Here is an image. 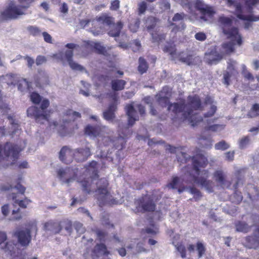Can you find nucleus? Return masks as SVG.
<instances>
[{
    "mask_svg": "<svg viewBox=\"0 0 259 259\" xmlns=\"http://www.w3.org/2000/svg\"><path fill=\"white\" fill-rule=\"evenodd\" d=\"M203 108L207 111L204 114V118L197 117L196 111L202 110L200 100L198 96H189L188 103L184 104L174 103L168 106V110L174 113L177 117L183 119H188L192 126H194L200 121L205 122V119H210L217 111V106L213 100L210 97L205 98Z\"/></svg>",
    "mask_w": 259,
    "mask_h": 259,
    "instance_id": "f257e3e1",
    "label": "nucleus"
},
{
    "mask_svg": "<svg viewBox=\"0 0 259 259\" xmlns=\"http://www.w3.org/2000/svg\"><path fill=\"white\" fill-rule=\"evenodd\" d=\"M219 23L223 33L228 39L223 43L221 49V53L224 56L235 52L236 47H240L242 44V39L238 29L231 27L232 21L230 18L221 16L219 19Z\"/></svg>",
    "mask_w": 259,
    "mask_h": 259,
    "instance_id": "f03ea898",
    "label": "nucleus"
},
{
    "mask_svg": "<svg viewBox=\"0 0 259 259\" xmlns=\"http://www.w3.org/2000/svg\"><path fill=\"white\" fill-rule=\"evenodd\" d=\"M193 169L187 171L185 177H188L186 182L194 183L205 189L208 192L212 191V182L206 180L207 171L201 170L207 164L206 158L202 155H197L192 159Z\"/></svg>",
    "mask_w": 259,
    "mask_h": 259,
    "instance_id": "7ed1b4c3",
    "label": "nucleus"
},
{
    "mask_svg": "<svg viewBox=\"0 0 259 259\" xmlns=\"http://www.w3.org/2000/svg\"><path fill=\"white\" fill-rule=\"evenodd\" d=\"M259 3V0H228V4L235 8V13L240 19L247 20L245 28L251 26V22L259 20V16H255L250 14L252 7Z\"/></svg>",
    "mask_w": 259,
    "mask_h": 259,
    "instance_id": "20e7f679",
    "label": "nucleus"
},
{
    "mask_svg": "<svg viewBox=\"0 0 259 259\" xmlns=\"http://www.w3.org/2000/svg\"><path fill=\"white\" fill-rule=\"evenodd\" d=\"M19 4L13 3L9 4V6L4 10L1 14L4 19H16L19 16L25 15L26 9L34 0H18Z\"/></svg>",
    "mask_w": 259,
    "mask_h": 259,
    "instance_id": "39448f33",
    "label": "nucleus"
},
{
    "mask_svg": "<svg viewBox=\"0 0 259 259\" xmlns=\"http://www.w3.org/2000/svg\"><path fill=\"white\" fill-rule=\"evenodd\" d=\"M21 150L18 146L11 143L1 145L0 161H6L7 165L13 164L18 159Z\"/></svg>",
    "mask_w": 259,
    "mask_h": 259,
    "instance_id": "423d86ee",
    "label": "nucleus"
},
{
    "mask_svg": "<svg viewBox=\"0 0 259 259\" xmlns=\"http://www.w3.org/2000/svg\"><path fill=\"white\" fill-rule=\"evenodd\" d=\"M66 47L69 50H67L65 54L63 52H59L54 55V57L60 61H63L65 59L70 68L75 70H82L83 68L82 66L74 62L72 60L73 51H82V48L80 47L79 46L74 44H67Z\"/></svg>",
    "mask_w": 259,
    "mask_h": 259,
    "instance_id": "0eeeda50",
    "label": "nucleus"
},
{
    "mask_svg": "<svg viewBox=\"0 0 259 259\" xmlns=\"http://www.w3.org/2000/svg\"><path fill=\"white\" fill-rule=\"evenodd\" d=\"M97 163L96 161H93L91 162L86 168L85 174H84L85 177L82 176L78 180L81 183L83 190L88 192L94 189L92 182L97 177Z\"/></svg>",
    "mask_w": 259,
    "mask_h": 259,
    "instance_id": "6e6552de",
    "label": "nucleus"
},
{
    "mask_svg": "<svg viewBox=\"0 0 259 259\" xmlns=\"http://www.w3.org/2000/svg\"><path fill=\"white\" fill-rule=\"evenodd\" d=\"M40 109L35 106H31L27 109V115L30 117L35 118L36 121L40 123H44L48 120V114L46 109L49 107L50 102L47 99L41 100Z\"/></svg>",
    "mask_w": 259,
    "mask_h": 259,
    "instance_id": "1a4fd4ad",
    "label": "nucleus"
},
{
    "mask_svg": "<svg viewBox=\"0 0 259 259\" xmlns=\"http://www.w3.org/2000/svg\"><path fill=\"white\" fill-rule=\"evenodd\" d=\"M80 117L81 115L79 112L74 111L72 110H68L63 117L62 120L63 124H58L57 122H53L52 124H51L50 126L53 125L54 127H56L59 132H60L61 134L64 136L71 132L70 124L69 123L67 120H74Z\"/></svg>",
    "mask_w": 259,
    "mask_h": 259,
    "instance_id": "9d476101",
    "label": "nucleus"
},
{
    "mask_svg": "<svg viewBox=\"0 0 259 259\" xmlns=\"http://www.w3.org/2000/svg\"><path fill=\"white\" fill-rule=\"evenodd\" d=\"M108 182L105 179H101L96 182L98 199L100 204H113L112 196L109 193L107 187Z\"/></svg>",
    "mask_w": 259,
    "mask_h": 259,
    "instance_id": "9b49d317",
    "label": "nucleus"
},
{
    "mask_svg": "<svg viewBox=\"0 0 259 259\" xmlns=\"http://www.w3.org/2000/svg\"><path fill=\"white\" fill-rule=\"evenodd\" d=\"M33 231L35 232L37 231V227L35 223L33 224L30 228L16 230L13 233V236L18 239V241L21 246H26L31 241L30 233Z\"/></svg>",
    "mask_w": 259,
    "mask_h": 259,
    "instance_id": "f8f14e48",
    "label": "nucleus"
},
{
    "mask_svg": "<svg viewBox=\"0 0 259 259\" xmlns=\"http://www.w3.org/2000/svg\"><path fill=\"white\" fill-rule=\"evenodd\" d=\"M128 116V124L132 126L136 121L139 120L138 112L142 115L145 113V108L140 104L128 105L126 108Z\"/></svg>",
    "mask_w": 259,
    "mask_h": 259,
    "instance_id": "ddd939ff",
    "label": "nucleus"
},
{
    "mask_svg": "<svg viewBox=\"0 0 259 259\" xmlns=\"http://www.w3.org/2000/svg\"><path fill=\"white\" fill-rule=\"evenodd\" d=\"M58 178L64 183L69 184L76 176V172L69 167L61 168L57 172Z\"/></svg>",
    "mask_w": 259,
    "mask_h": 259,
    "instance_id": "4468645a",
    "label": "nucleus"
},
{
    "mask_svg": "<svg viewBox=\"0 0 259 259\" xmlns=\"http://www.w3.org/2000/svg\"><path fill=\"white\" fill-rule=\"evenodd\" d=\"M156 24V19L153 17H149L145 20V27L147 30L151 34L154 41H161L165 38V35L159 34L157 33H154L152 29L155 27Z\"/></svg>",
    "mask_w": 259,
    "mask_h": 259,
    "instance_id": "2eb2a0df",
    "label": "nucleus"
},
{
    "mask_svg": "<svg viewBox=\"0 0 259 259\" xmlns=\"http://www.w3.org/2000/svg\"><path fill=\"white\" fill-rule=\"evenodd\" d=\"M111 98L114 101V103L110 104L108 109L103 113L104 118L109 121H113L115 118L114 112L116 110V105L118 100L117 95L115 93L111 95Z\"/></svg>",
    "mask_w": 259,
    "mask_h": 259,
    "instance_id": "dca6fc26",
    "label": "nucleus"
},
{
    "mask_svg": "<svg viewBox=\"0 0 259 259\" xmlns=\"http://www.w3.org/2000/svg\"><path fill=\"white\" fill-rule=\"evenodd\" d=\"M161 195L157 196L156 198L152 195L151 198L150 196L146 195L143 198V201H141L140 205L143 209L145 211H153L155 209V204L153 200H157L160 197Z\"/></svg>",
    "mask_w": 259,
    "mask_h": 259,
    "instance_id": "f3484780",
    "label": "nucleus"
},
{
    "mask_svg": "<svg viewBox=\"0 0 259 259\" xmlns=\"http://www.w3.org/2000/svg\"><path fill=\"white\" fill-rule=\"evenodd\" d=\"M106 127L98 124L97 126L88 125L84 128L85 134L91 137H96L102 135V132L106 131Z\"/></svg>",
    "mask_w": 259,
    "mask_h": 259,
    "instance_id": "a211bd4d",
    "label": "nucleus"
},
{
    "mask_svg": "<svg viewBox=\"0 0 259 259\" xmlns=\"http://www.w3.org/2000/svg\"><path fill=\"white\" fill-rule=\"evenodd\" d=\"M74 157V151L67 147L62 148L60 152L59 158L63 162L68 164L72 161Z\"/></svg>",
    "mask_w": 259,
    "mask_h": 259,
    "instance_id": "6ab92c4d",
    "label": "nucleus"
},
{
    "mask_svg": "<svg viewBox=\"0 0 259 259\" xmlns=\"http://www.w3.org/2000/svg\"><path fill=\"white\" fill-rule=\"evenodd\" d=\"M237 62L233 60H229L228 62V66L226 73L224 75V83L227 85L229 84V78L232 75H235L237 73L236 69Z\"/></svg>",
    "mask_w": 259,
    "mask_h": 259,
    "instance_id": "aec40b11",
    "label": "nucleus"
},
{
    "mask_svg": "<svg viewBox=\"0 0 259 259\" xmlns=\"http://www.w3.org/2000/svg\"><path fill=\"white\" fill-rule=\"evenodd\" d=\"M19 75L14 73H8L0 76V83L10 85H15L18 81Z\"/></svg>",
    "mask_w": 259,
    "mask_h": 259,
    "instance_id": "412c9836",
    "label": "nucleus"
},
{
    "mask_svg": "<svg viewBox=\"0 0 259 259\" xmlns=\"http://www.w3.org/2000/svg\"><path fill=\"white\" fill-rule=\"evenodd\" d=\"M216 119L217 118L205 119V122H203L205 124V129L206 131L211 132H219L223 130L225 128V125L222 124H213Z\"/></svg>",
    "mask_w": 259,
    "mask_h": 259,
    "instance_id": "4be33fe9",
    "label": "nucleus"
},
{
    "mask_svg": "<svg viewBox=\"0 0 259 259\" xmlns=\"http://www.w3.org/2000/svg\"><path fill=\"white\" fill-rule=\"evenodd\" d=\"M110 254L106 246L104 243H98L94 247L92 252L93 257H99Z\"/></svg>",
    "mask_w": 259,
    "mask_h": 259,
    "instance_id": "5701e85b",
    "label": "nucleus"
},
{
    "mask_svg": "<svg viewBox=\"0 0 259 259\" xmlns=\"http://www.w3.org/2000/svg\"><path fill=\"white\" fill-rule=\"evenodd\" d=\"M196 7L205 16L210 17L215 13L213 8L198 1L196 3Z\"/></svg>",
    "mask_w": 259,
    "mask_h": 259,
    "instance_id": "b1692460",
    "label": "nucleus"
},
{
    "mask_svg": "<svg viewBox=\"0 0 259 259\" xmlns=\"http://www.w3.org/2000/svg\"><path fill=\"white\" fill-rule=\"evenodd\" d=\"M223 55L216 51H211L209 53H206L204 59L206 62L209 64H216L220 61L223 58Z\"/></svg>",
    "mask_w": 259,
    "mask_h": 259,
    "instance_id": "393cba45",
    "label": "nucleus"
},
{
    "mask_svg": "<svg viewBox=\"0 0 259 259\" xmlns=\"http://www.w3.org/2000/svg\"><path fill=\"white\" fill-rule=\"evenodd\" d=\"M74 158L78 161H83L90 156V150L88 147L80 148L74 150Z\"/></svg>",
    "mask_w": 259,
    "mask_h": 259,
    "instance_id": "a878e982",
    "label": "nucleus"
},
{
    "mask_svg": "<svg viewBox=\"0 0 259 259\" xmlns=\"http://www.w3.org/2000/svg\"><path fill=\"white\" fill-rule=\"evenodd\" d=\"M215 180L218 182L221 186L223 187H229L231 183L226 179V176L221 170H217L214 173Z\"/></svg>",
    "mask_w": 259,
    "mask_h": 259,
    "instance_id": "bb28decb",
    "label": "nucleus"
},
{
    "mask_svg": "<svg viewBox=\"0 0 259 259\" xmlns=\"http://www.w3.org/2000/svg\"><path fill=\"white\" fill-rule=\"evenodd\" d=\"M44 227L46 230L50 231L55 234L59 233L62 229L59 222L52 220L45 223Z\"/></svg>",
    "mask_w": 259,
    "mask_h": 259,
    "instance_id": "cd10ccee",
    "label": "nucleus"
},
{
    "mask_svg": "<svg viewBox=\"0 0 259 259\" xmlns=\"http://www.w3.org/2000/svg\"><path fill=\"white\" fill-rule=\"evenodd\" d=\"M17 195L15 193H12L9 196V198L11 199L14 201V205L18 204L22 208H25L27 207V206L30 203L31 201L25 198L23 200H19L17 199Z\"/></svg>",
    "mask_w": 259,
    "mask_h": 259,
    "instance_id": "c85d7f7f",
    "label": "nucleus"
},
{
    "mask_svg": "<svg viewBox=\"0 0 259 259\" xmlns=\"http://www.w3.org/2000/svg\"><path fill=\"white\" fill-rule=\"evenodd\" d=\"M113 22V18L106 15L100 17L98 20L93 21V24L95 25H109Z\"/></svg>",
    "mask_w": 259,
    "mask_h": 259,
    "instance_id": "c756f323",
    "label": "nucleus"
},
{
    "mask_svg": "<svg viewBox=\"0 0 259 259\" xmlns=\"http://www.w3.org/2000/svg\"><path fill=\"white\" fill-rule=\"evenodd\" d=\"M91 46L94 47V49L100 54L106 55L108 52L112 49V47H105L101 45L100 43L92 42Z\"/></svg>",
    "mask_w": 259,
    "mask_h": 259,
    "instance_id": "7c9ffc66",
    "label": "nucleus"
},
{
    "mask_svg": "<svg viewBox=\"0 0 259 259\" xmlns=\"http://www.w3.org/2000/svg\"><path fill=\"white\" fill-rule=\"evenodd\" d=\"M126 84V81L122 79H114L111 81L112 89L114 91L123 90Z\"/></svg>",
    "mask_w": 259,
    "mask_h": 259,
    "instance_id": "2f4dec72",
    "label": "nucleus"
},
{
    "mask_svg": "<svg viewBox=\"0 0 259 259\" xmlns=\"http://www.w3.org/2000/svg\"><path fill=\"white\" fill-rule=\"evenodd\" d=\"M167 187L169 189H178L179 193L185 190V189H181L180 180L178 177L173 178L171 182L167 185Z\"/></svg>",
    "mask_w": 259,
    "mask_h": 259,
    "instance_id": "473e14b6",
    "label": "nucleus"
},
{
    "mask_svg": "<svg viewBox=\"0 0 259 259\" xmlns=\"http://www.w3.org/2000/svg\"><path fill=\"white\" fill-rule=\"evenodd\" d=\"M122 27L123 24L121 22H117V23L115 25H114L112 29L109 31V35L113 37H116L118 36Z\"/></svg>",
    "mask_w": 259,
    "mask_h": 259,
    "instance_id": "72a5a7b5",
    "label": "nucleus"
},
{
    "mask_svg": "<svg viewBox=\"0 0 259 259\" xmlns=\"http://www.w3.org/2000/svg\"><path fill=\"white\" fill-rule=\"evenodd\" d=\"M247 240L249 243L248 247L249 248H256L259 246V237L258 236H249L247 238Z\"/></svg>",
    "mask_w": 259,
    "mask_h": 259,
    "instance_id": "f704fd0d",
    "label": "nucleus"
},
{
    "mask_svg": "<svg viewBox=\"0 0 259 259\" xmlns=\"http://www.w3.org/2000/svg\"><path fill=\"white\" fill-rule=\"evenodd\" d=\"M148 250L144 247V243L143 241H140L137 243L136 248L132 251L131 253L137 254L142 252H147Z\"/></svg>",
    "mask_w": 259,
    "mask_h": 259,
    "instance_id": "c9c22d12",
    "label": "nucleus"
},
{
    "mask_svg": "<svg viewBox=\"0 0 259 259\" xmlns=\"http://www.w3.org/2000/svg\"><path fill=\"white\" fill-rule=\"evenodd\" d=\"M18 83V88L21 92H24L29 88V83L25 79L20 78L19 76Z\"/></svg>",
    "mask_w": 259,
    "mask_h": 259,
    "instance_id": "e433bc0d",
    "label": "nucleus"
},
{
    "mask_svg": "<svg viewBox=\"0 0 259 259\" xmlns=\"http://www.w3.org/2000/svg\"><path fill=\"white\" fill-rule=\"evenodd\" d=\"M259 116V104H254L247 114V116L253 118Z\"/></svg>",
    "mask_w": 259,
    "mask_h": 259,
    "instance_id": "4c0bfd02",
    "label": "nucleus"
},
{
    "mask_svg": "<svg viewBox=\"0 0 259 259\" xmlns=\"http://www.w3.org/2000/svg\"><path fill=\"white\" fill-rule=\"evenodd\" d=\"M236 229L238 232L246 233L250 230V226L244 222H238L236 224Z\"/></svg>",
    "mask_w": 259,
    "mask_h": 259,
    "instance_id": "58836bf2",
    "label": "nucleus"
},
{
    "mask_svg": "<svg viewBox=\"0 0 259 259\" xmlns=\"http://www.w3.org/2000/svg\"><path fill=\"white\" fill-rule=\"evenodd\" d=\"M139 71L142 74L145 73L147 71L148 67L146 61L144 58L140 57L139 59Z\"/></svg>",
    "mask_w": 259,
    "mask_h": 259,
    "instance_id": "ea45409f",
    "label": "nucleus"
},
{
    "mask_svg": "<svg viewBox=\"0 0 259 259\" xmlns=\"http://www.w3.org/2000/svg\"><path fill=\"white\" fill-rule=\"evenodd\" d=\"M250 139L249 137H243L238 141L239 148L241 149L245 148L250 144Z\"/></svg>",
    "mask_w": 259,
    "mask_h": 259,
    "instance_id": "a19ab883",
    "label": "nucleus"
},
{
    "mask_svg": "<svg viewBox=\"0 0 259 259\" xmlns=\"http://www.w3.org/2000/svg\"><path fill=\"white\" fill-rule=\"evenodd\" d=\"M97 239L100 242H106L107 240V234L101 230H97L96 232Z\"/></svg>",
    "mask_w": 259,
    "mask_h": 259,
    "instance_id": "79ce46f5",
    "label": "nucleus"
},
{
    "mask_svg": "<svg viewBox=\"0 0 259 259\" xmlns=\"http://www.w3.org/2000/svg\"><path fill=\"white\" fill-rule=\"evenodd\" d=\"M196 59V58H194L192 56H191V55H187L186 57H181L180 58V60L189 65H192L194 63V60Z\"/></svg>",
    "mask_w": 259,
    "mask_h": 259,
    "instance_id": "37998d69",
    "label": "nucleus"
},
{
    "mask_svg": "<svg viewBox=\"0 0 259 259\" xmlns=\"http://www.w3.org/2000/svg\"><path fill=\"white\" fill-rule=\"evenodd\" d=\"M30 97L31 101L35 104H39L42 99L40 96L35 92L32 93L30 95Z\"/></svg>",
    "mask_w": 259,
    "mask_h": 259,
    "instance_id": "c03bdc74",
    "label": "nucleus"
},
{
    "mask_svg": "<svg viewBox=\"0 0 259 259\" xmlns=\"http://www.w3.org/2000/svg\"><path fill=\"white\" fill-rule=\"evenodd\" d=\"M214 147L217 150H225L229 148V145L225 141H222L215 144Z\"/></svg>",
    "mask_w": 259,
    "mask_h": 259,
    "instance_id": "a18cd8bd",
    "label": "nucleus"
},
{
    "mask_svg": "<svg viewBox=\"0 0 259 259\" xmlns=\"http://www.w3.org/2000/svg\"><path fill=\"white\" fill-rule=\"evenodd\" d=\"M159 5L160 9L164 11L169 10L170 9V4L169 0H160Z\"/></svg>",
    "mask_w": 259,
    "mask_h": 259,
    "instance_id": "49530a36",
    "label": "nucleus"
},
{
    "mask_svg": "<svg viewBox=\"0 0 259 259\" xmlns=\"http://www.w3.org/2000/svg\"><path fill=\"white\" fill-rule=\"evenodd\" d=\"M175 247H176L177 250L178 252H180L181 254V256L182 258H185L186 256V249L185 246L181 244H178L175 245Z\"/></svg>",
    "mask_w": 259,
    "mask_h": 259,
    "instance_id": "de8ad7c7",
    "label": "nucleus"
},
{
    "mask_svg": "<svg viewBox=\"0 0 259 259\" xmlns=\"http://www.w3.org/2000/svg\"><path fill=\"white\" fill-rule=\"evenodd\" d=\"M27 29L30 33L33 36H38L40 34L41 30L37 27L30 26Z\"/></svg>",
    "mask_w": 259,
    "mask_h": 259,
    "instance_id": "09e8293b",
    "label": "nucleus"
},
{
    "mask_svg": "<svg viewBox=\"0 0 259 259\" xmlns=\"http://www.w3.org/2000/svg\"><path fill=\"white\" fill-rule=\"evenodd\" d=\"M196 248L198 252V256L201 257L205 252V247L202 243L198 242L197 243Z\"/></svg>",
    "mask_w": 259,
    "mask_h": 259,
    "instance_id": "8fccbe9b",
    "label": "nucleus"
},
{
    "mask_svg": "<svg viewBox=\"0 0 259 259\" xmlns=\"http://www.w3.org/2000/svg\"><path fill=\"white\" fill-rule=\"evenodd\" d=\"M119 132L120 133L119 136L122 138L127 137L128 135L127 134L130 133V130L127 128L125 127L123 128L121 127V125L120 124H119Z\"/></svg>",
    "mask_w": 259,
    "mask_h": 259,
    "instance_id": "3c124183",
    "label": "nucleus"
},
{
    "mask_svg": "<svg viewBox=\"0 0 259 259\" xmlns=\"http://www.w3.org/2000/svg\"><path fill=\"white\" fill-rule=\"evenodd\" d=\"M147 9V3L142 2L138 4V11L140 14H144Z\"/></svg>",
    "mask_w": 259,
    "mask_h": 259,
    "instance_id": "603ef678",
    "label": "nucleus"
},
{
    "mask_svg": "<svg viewBox=\"0 0 259 259\" xmlns=\"http://www.w3.org/2000/svg\"><path fill=\"white\" fill-rule=\"evenodd\" d=\"M187 189L189 192L194 195V197L196 199H199L201 197V193L197 189L192 187Z\"/></svg>",
    "mask_w": 259,
    "mask_h": 259,
    "instance_id": "864d4df0",
    "label": "nucleus"
},
{
    "mask_svg": "<svg viewBox=\"0 0 259 259\" xmlns=\"http://www.w3.org/2000/svg\"><path fill=\"white\" fill-rule=\"evenodd\" d=\"M19 211V209H18L17 210H13L12 211V216L11 219V220L18 221L22 218L21 215L18 213Z\"/></svg>",
    "mask_w": 259,
    "mask_h": 259,
    "instance_id": "5fc2aeb1",
    "label": "nucleus"
},
{
    "mask_svg": "<svg viewBox=\"0 0 259 259\" xmlns=\"http://www.w3.org/2000/svg\"><path fill=\"white\" fill-rule=\"evenodd\" d=\"M195 38L197 40L202 41L206 39V35L204 32H199L195 34Z\"/></svg>",
    "mask_w": 259,
    "mask_h": 259,
    "instance_id": "6e6d98bb",
    "label": "nucleus"
},
{
    "mask_svg": "<svg viewBox=\"0 0 259 259\" xmlns=\"http://www.w3.org/2000/svg\"><path fill=\"white\" fill-rule=\"evenodd\" d=\"M163 51L165 52L169 53L172 57H174V55L176 53V49L175 47L171 46L169 47L165 46L163 49Z\"/></svg>",
    "mask_w": 259,
    "mask_h": 259,
    "instance_id": "4d7b16f0",
    "label": "nucleus"
},
{
    "mask_svg": "<svg viewBox=\"0 0 259 259\" xmlns=\"http://www.w3.org/2000/svg\"><path fill=\"white\" fill-rule=\"evenodd\" d=\"M146 232L150 235H155L158 232V229L154 226H152L146 229Z\"/></svg>",
    "mask_w": 259,
    "mask_h": 259,
    "instance_id": "13d9d810",
    "label": "nucleus"
},
{
    "mask_svg": "<svg viewBox=\"0 0 259 259\" xmlns=\"http://www.w3.org/2000/svg\"><path fill=\"white\" fill-rule=\"evenodd\" d=\"M74 227L76 232L79 234H82L84 232V228L82 227V224L80 223H75Z\"/></svg>",
    "mask_w": 259,
    "mask_h": 259,
    "instance_id": "bf43d9fd",
    "label": "nucleus"
},
{
    "mask_svg": "<svg viewBox=\"0 0 259 259\" xmlns=\"http://www.w3.org/2000/svg\"><path fill=\"white\" fill-rule=\"evenodd\" d=\"M64 229L66 231L65 235H70L72 232V225L70 222H65Z\"/></svg>",
    "mask_w": 259,
    "mask_h": 259,
    "instance_id": "052dcab7",
    "label": "nucleus"
},
{
    "mask_svg": "<svg viewBox=\"0 0 259 259\" xmlns=\"http://www.w3.org/2000/svg\"><path fill=\"white\" fill-rule=\"evenodd\" d=\"M140 22L139 20H136L134 22V24H131L130 25V29L133 32H136L139 28Z\"/></svg>",
    "mask_w": 259,
    "mask_h": 259,
    "instance_id": "680f3d73",
    "label": "nucleus"
},
{
    "mask_svg": "<svg viewBox=\"0 0 259 259\" xmlns=\"http://www.w3.org/2000/svg\"><path fill=\"white\" fill-rule=\"evenodd\" d=\"M47 61V59L45 56H38L36 59V64L37 65H40L45 63Z\"/></svg>",
    "mask_w": 259,
    "mask_h": 259,
    "instance_id": "e2e57ef3",
    "label": "nucleus"
},
{
    "mask_svg": "<svg viewBox=\"0 0 259 259\" xmlns=\"http://www.w3.org/2000/svg\"><path fill=\"white\" fill-rule=\"evenodd\" d=\"M1 210L4 216H7L10 212L9 205L8 204L3 205L2 206Z\"/></svg>",
    "mask_w": 259,
    "mask_h": 259,
    "instance_id": "0e129e2a",
    "label": "nucleus"
},
{
    "mask_svg": "<svg viewBox=\"0 0 259 259\" xmlns=\"http://www.w3.org/2000/svg\"><path fill=\"white\" fill-rule=\"evenodd\" d=\"M184 14L183 13H177L175 15L174 17L172 18V21L174 22H178L182 20L184 18Z\"/></svg>",
    "mask_w": 259,
    "mask_h": 259,
    "instance_id": "69168bd1",
    "label": "nucleus"
},
{
    "mask_svg": "<svg viewBox=\"0 0 259 259\" xmlns=\"http://www.w3.org/2000/svg\"><path fill=\"white\" fill-rule=\"evenodd\" d=\"M24 59L26 60L27 63V66L29 67H31L33 64L34 63V59L28 56H26L24 57Z\"/></svg>",
    "mask_w": 259,
    "mask_h": 259,
    "instance_id": "338daca9",
    "label": "nucleus"
},
{
    "mask_svg": "<svg viewBox=\"0 0 259 259\" xmlns=\"http://www.w3.org/2000/svg\"><path fill=\"white\" fill-rule=\"evenodd\" d=\"M119 7V1L115 0L111 3L110 9L112 10H117Z\"/></svg>",
    "mask_w": 259,
    "mask_h": 259,
    "instance_id": "774afa93",
    "label": "nucleus"
}]
</instances>
